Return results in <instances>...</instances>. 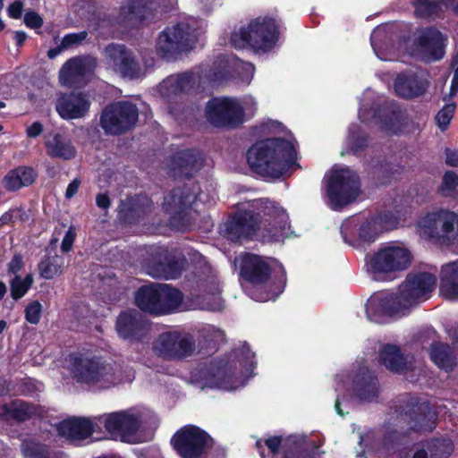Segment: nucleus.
<instances>
[{
	"label": "nucleus",
	"instance_id": "1",
	"mask_svg": "<svg viewBox=\"0 0 458 458\" xmlns=\"http://www.w3.org/2000/svg\"><path fill=\"white\" fill-rule=\"evenodd\" d=\"M225 227L226 237L233 242L242 239L281 242L290 235L285 210L274 201L264 199L242 203Z\"/></svg>",
	"mask_w": 458,
	"mask_h": 458
},
{
	"label": "nucleus",
	"instance_id": "2",
	"mask_svg": "<svg viewBox=\"0 0 458 458\" xmlns=\"http://www.w3.org/2000/svg\"><path fill=\"white\" fill-rule=\"evenodd\" d=\"M437 285V278L429 273L409 275L396 293L381 291L367 301L366 314L369 321L378 324L408 314L409 310L429 299Z\"/></svg>",
	"mask_w": 458,
	"mask_h": 458
},
{
	"label": "nucleus",
	"instance_id": "3",
	"mask_svg": "<svg viewBox=\"0 0 458 458\" xmlns=\"http://www.w3.org/2000/svg\"><path fill=\"white\" fill-rule=\"evenodd\" d=\"M235 264L239 267L241 276L255 286L250 293L255 301H275L283 293L286 273L276 259L244 253L235 259Z\"/></svg>",
	"mask_w": 458,
	"mask_h": 458
},
{
	"label": "nucleus",
	"instance_id": "4",
	"mask_svg": "<svg viewBox=\"0 0 458 458\" xmlns=\"http://www.w3.org/2000/svg\"><path fill=\"white\" fill-rule=\"evenodd\" d=\"M255 365V354L244 344L233 352L228 361L205 366L194 377L202 388L233 391L245 386L253 376Z\"/></svg>",
	"mask_w": 458,
	"mask_h": 458
},
{
	"label": "nucleus",
	"instance_id": "5",
	"mask_svg": "<svg viewBox=\"0 0 458 458\" xmlns=\"http://www.w3.org/2000/svg\"><path fill=\"white\" fill-rule=\"evenodd\" d=\"M250 169L268 178H279L296 166L297 152L292 137H275L253 144L246 154Z\"/></svg>",
	"mask_w": 458,
	"mask_h": 458
},
{
	"label": "nucleus",
	"instance_id": "6",
	"mask_svg": "<svg viewBox=\"0 0 458 458\" xmlns=\"http://www.w3.org/2000/svg\"><path fill=\"white\" fill-rule=\"evenodd\" d=\"M160 294L157 314L169 313L183 309L215 311L223 308L221 289L215 275L200 279L198 282L197 289L191 293V300L185 303L182 293L168 284H162Z\"/></svg>",
	"mask_w": 458,
	"mask_h": 458
},
{
	"label": "nucleus",
	"instance_id": "7",
	"mask_svg": "<svg viewBox=\"0 0 458 458\" xmlns=\"http://www.w3.org/2000/svg\"><path fill=\"white\" fill-rule=\"evenodd\" d=\"M279 26L275 19L258 17L246 27L235 30L231 36L233 47H250L257 54H264L276 47L279 41Z\"/></svg>",
	"mask_w": 458,
	"mask_h": 458
},
{
	"label": "nucleus",
	"instance_id": "8",
	"mask_svg": "<svg viewBox=\"0 0 458 458\" xmlns=\"http://www.w3.org/2000/svg\"><path fill=\"white\" fill-rule=\"evenodd\" d=\"M323 198L334 210L354 201L360 193L359 177L347 166L334 165L324 177Z\"/></svg>",
	"mask_w": 458,
	"mask_h": 458
},
{
	"label": "nucleus",
	"instance_id": "9",
	"mask_svg": "<svg viewBox=\"0 0 458 458\" xmlns=\"http://www.w3.org/2000/svg\"><path fill=\"white\" fill-rule=\"evenodd\" d=\"M204 27V21L192 17L167 26L157 38V54L169 58L180 52L191 49Z\"/></svg>",
	"mask_w": 458,
	"mask_h": 458
},
{
	"label": "nucleus",
	"instance_id": "10",
	"mask_svg": "<svg viewBox=\"0 0 458 458\" xmlns=\"http://www.w3.org/2000/svg\"><path fill=\"white\" fill-rule=\"evenodd\" d=\"M155 413L145 407L116 412V438L127 444H140L151 438L157 428Z\"/></svg>",
	"mask_w": 458,
	"mask_h": 458
},
{
	"label": "nucleus",
	"instance_id": "11",
	"mask_svg": "<svg viewBox=\"0 0 458 458\" xmlns=\"http://www.w3.org/2000/svg\"><path fill=\"white\" fill-rule=\"evenodd\" d=\"M411 261V252L401 243L392 242L366 258L368 272L373 279L386 280L389 275L406 269Z\"/></svg>",
	"mask_w": 458,
	"mask_h": 458
},
{
	"label": "nucleus",
	"instance_id": "12",
	"mask_svg": "<svg viewBox=\"0 0 458 458\" xmlns=\"http://www.w3.org/2000/svg\"><path fill=\"white\" fill-rule=\"evenodd\" d=\"M172 443L182 458H204L212 439L199 428L190 425L177 431Z\"/></svg>",
	"mask_w": 458,
	"mask_h": 458
},
{
	"label": "nucleus",
	"instance_id": "13",
	"mask_svg": "<svg viewBox=\"0 0 458 458\" xmlns=\"http://www.w3.org/2000/svg\"><path fill=\"white\" fill-rule=\"evenodd\" d=\"M73 378L82 384L95 385L108 373L109 364L101 356L77 352L70 355Z\"/></svg>",
	"mask_w": 458,
	"mask_h": 458
},
{
	"label": "nucleus",
	"instance_id": "14",
	"mask_svg": "<svg viewBox=\"0 0 458 458\" xmlns=\"http://www.w3.org/2000/svg\"><path fill=\"white\" fill-rule=\"evenodd\" d=\"M176 0H126L122 4L116 25L124 28H134L149 22L155 18L157 4H173Z\"/></svg>",
	"mask_w": 458,
	"mask_h": 458
},
{
	"label": "nucleus",
	"instance_id": "15",
	"mask_svg": "<svg viewBox=\"0 0 458 458\" xmlns=\"http://www.w3.org/2000/svg\"><path fill=\"white\" fill-rule=\"evenodd\" d=\"M152 349L158 356L181 360L193 353L195 344L192 337L186 333L167 331L155 339Z\"/></svg>",
	"mask_w": 458,
	"mask_h": 458
},
{
	"label": "nucleus",
	"instance_id": "16",
	"mask_svg": "<svg viewBox=\"0 0 458 458\" xmlns=\"http://www.w3.org/2000/svg\"><path fill=\"white\" fill-rule=\"evenodd\" d=\"M206 116L216 126L233 127L245 120L240 101L232 98H216L208 101Z\"/></svg>",
	"mask_w": 458,
	"mask_h": 458
},
{
	"label": "nucleus",
	"instance_id": "17",
	"mask_svg": "<svg viewBox=\"0 0 458 458\" xmlns=\"http://www.w3.org/2000/svg\"><path fill=\"white\" fill-rule=\"evenodd\" d=\"M91 103L84 92L71 91L62 93L56 99L55 110L64 120L83 118L89 111Z\"/></svg>",
	"mask_w": 458,
	"mask_h": 458
},
{
	"label": "nucleus",
	"instance_id": "18",
	"mask_svg": "<svg viewBox=\"0 0 458 458\" xmlns=\"http://www.w3.org/2000/svg\"><path fill=\"white\" fill-rule=\"evenodd\" d=\"M429 87V81L422 72L407 71L399 73L394 81V93L405 99L423 96Z\"/></svg>",
	"mask_w": 458,
	"mask_h": 458
},
{
	"label": "nucleus",
	"instance_id": "19",
	"mask_svg": "<svg viewBox=\"0 0 458 458\" xmlns=\"http://www.w3.org/2000/svg\"><path fill=\"white\" fill-rule=\"evenodd\" d=\"M0 410L2 420H13L16 423H23L31 419H43L47 415L43 406L21 399H13L9 403H4L0 405Z\"/></svg>",
	"mask_w": 458,
	"mask_h": 458
},
{
	"label": "nucleus",
	"instance_id": "20",
	"mask_svg": "<svg viewBox=\"0 0 458 458\" xmlns=\"http://www.w3.org/2000/svg\"><path fill=\"white\" fill-rule=\"evenodd\" d=\"M445 41L440 31L426 29L420 32L416 51L411 55H418L427 62L439 60L445 55Z\"/></svg>",
	"mask_w": 458,
	"mask_h": 458
},
{
	"label": "nucleus",
	"instance_id": "21",
	"mask_svg": "<svg viewBox=\"0 0 458 458\" xmlns=\"http://www.w3.org/2000/svg\"><path fill=\"white\" fill-rule=\"evenodd\" d=\"M373 114V120L377 123L382 131L386 134H398L403 131L405 122V114L400 110H384V118H382L381 111L376 112L367 107V104L361 103L359 110V117L362 123L369 120L368 114Z\"/></svg>",
	"mask_w": 458,
	"mask_h": 458
},
{
	"label": "nucleus",
	"instance_id": "22",
	"mask_svg": "<svg viewBox=\"0 0 458 458\" xmlns=\"http://www.w3.org/2000/svg\"><path fill=\"white\" fill-rule=\"evenodd\" d=\"M454 212L437 208L428 212L421 216L417 222L416 231L420 237L425 240H432L437 242V222H442V232H445L447 225L454 221Z\"/></svg>",
	"mask_w": 458,
	"mask_h": 458
},
{
	"label": "nucleus",
	"instance_id": "23",
	"mask_svg": "<svg viewBox=\"0 0 458 458\" xmlns=\"http://www.w3.org/2000/svg\"><path fill=\"white\" fill-rule=\"evenodd\" d=\"M201 83L202 77L199 72H184L167 77L159 84L158 91L163 98H169L199 88Z\"/></svg>",
	"mask_w": 458,
	"mask_h": 458
},
{
	"label": "nucleus",
	"instance_id": "24",
	"mask_svg": "<svg viewBox=\"0 0 458 458\" xmlns=\"http://www.w3.org/2000/svg\"><path fill=\"white\" fill-rule=\"evenodd\" d=\"M60 437L70 441H82L89 437L93 431L92 421L84 417H72L60 421L56 426Z\"/></svg>",
	"mask_w": 458,
	"mask_h": 458
},
{
	"label": "nucleus",
	"instance_id": "25",
	"mask_svg": "<svg viewBox=\"0 0 458 458\" xmlns=\"http://www.w3.org/2000/svg\"><path fill=\"white\" fill-rule=\"evenodd\" d=\"M96 68V60L89 56H74L68 59L61 69V77L67 83H74L80 79L91 75Z\"/></svg>",
	"mask_w": 458,
	"mask_h": 458
},
{
	"label": "nucleus",
	"instance_id": "26",
	"mask_svg": "<svg viewBox=\"0 0 458 458\" xmlns=\"http://www.w3.org/2000/svg\"><path fill=\"white\" fill-rule=\"evenodd\" d=\"M38 178V172L32 166L19 165L6 173L2 180L3 187L9 192H16L32 185Z\"/></svg>",
	"mask_w": 458,
	"mask_h": 458
},
{
	"label": "nucleus",
	"instance_id": "27",
	"mask_svg": "<svg viewBox=\"0 0 458 458\" xmlns=\"http://www.w3.org/2000/svg\"><path fill=\"white\" fill-rule=\"evenodd\" d=\"M185 259H168L166 255L160 254L159 261L150 262L147 266V273L155 278L174 279L178 277L184 268Z\"/></svg>",
	"mask_w": 458,
	"mask_h": 458
},
{
	"label": "nucleus",
	"instance_id": "28",
	"mask_svg": "<svg viewBox=\"0 0 458 458\" xmlns=\"http://www.w3.org/2000/svg\"><path fill=\"white\" fill-rule=\"evenodd\" d=\"M401 225V222L392 216H384L364 222L358 230V236L361 242L375 241L379 231L392 230Z\"/></svg>",
	"mask_w": 458,
	"mask_h": 458
},
{
	"label": "nucleus",
	"instance_id": "29",
	"mask_svg": "<svg viewBox=\"0 0 458 458\" xmlns=\"http://www.w3.org/2000/svg\"><path fill=\"white\" fill-rule=\"evenodd\" d=\"M47 155L51 158L70 161L77 155L76 148L72 140L59 132L55 133L50 140L44 143Z\"/></svg>",
	"mask_w": 458,
	"mask_h": 458
},
{
	"label": "nucleus",
	"instance_id": "30",
	"mask_svg": "<svg viewBox=\"0 0 458 458\" xmlns=\"http://www.w3.org/2000/svg\"><path fill=\"white\" fill-rule=\"evenodd\" d=\"M355 395L361 401L370 402L377 397V383L366 367L359 369L352 382Z\"/></svg>",
	"mask_w": 458,
	"mask_h": 458
},
{
	"label": "nucleus",
	"instance_id": "31",
	"mask_svg": "<svg viewBox=\"0 0 458 458\" xmlns=\"http://www.w3.org/2000/svg\"><path fill=\"white\" fill-rule=\"evenodd\" d=\"M440 294L448 300H458V260L442 267Z\"/></svg>",
	"mask_w": 458,
	"mask_h": 458
},
{
	"label": "nucleus",
	"instance_id": "32",
	"mask_svg": "<svg viewBox=\"0 0 458 458\" xmlns=\"http://www.w3.org/2000/svg\"><path fill=\"white\" fill-rule=\"evenodd\" d=\"M162 284H151L140 287L136 295L137 306L147 312L157 314Z\"/></svg>",
	"mask_w": 458,
	"mask_h": 458
},
{
	"label": "nucleus",
	"instance_id": "33",
	"mask_svg": "<svg viewBox=\"0 0 458 458\" xmlns=\"http://www.w3.org/2000/svg\"><path fill=\"white\" fill-rule=\"evenodd\" d=\"M173 170H178L181 175H190L192 172L198 171L203 165L202 156L195 150L182 151L172 159Z\"/></svg>",
	"mask_w": 458,
	"mask_h": 458
},
{
	"label": "nucleus",
	"instance_id": "34",
	"mask_svg": "<svg viewBox=\"0 0 458 458\" xmlns=\"http://www.w3.org/2000/svg\"><path fill=\"white\" fill-rule=\"evenodd\" d=\"M380 362L389 370L403 373L410 369V362L395 345H385L379 352Z\"/></svg>",
	"mask_w": 458,
	"mask_h": 458
},
{
	"label": "nucleus",
	"instance_id": "35",
	"mask_svg": "<svg viewBox=\"0 0 458 458\" xmlns=\"http://www.w3.org/2000/svg\"><path fill=\"white\" fill-rule=\"evenodd\" d=\"M116 72L128 79H134L140 75L138 62L123 46H116Z\"/></svg>",
	"mask_w": 458,
	"mask_h": 458
},
{
	"label": "nucleus",
	"instance_id": "36",
	"mask_svg": "<svg viewBox=\"0 0 458 458\" xmlns=\"http://www.w3.org/2000/svg\"><path fill=\"white\" fill-rule=\"evenodd\" d=\"M138 120V109L128 102L116 104V134L131 129Z\"/></svg>",
	"mask_w": 458,
	"mask_h": 458
},
{
	"label": "nucleus",
	"instance_id": "37",
	"mask_svg": "<svg viewBox=\"0 0 458 458\" xmlns=\"http://www.w3.org/2000/svg\"><path fill=\"white\" fill-rule=\"evenodd\" d=\"M141 325L136 319L135 311L121 313L116 323V331L125 339H135L139 335Z\"/></svg>",
	"mask_w": 458,
	"mask_h": 458
},
{
	"label": "nucleus",
	"instance_id": "38",
	"mask_svg": "<svg viewBox=\"0 0 458 458\" xmlns=\"http://www.w3.org/2000/svg\"><path fill=\"white\" fill-rule=\"evenodd\" d=\"M23 458H51L50 446L33 437L24 438L21 443Z\"/></svg>",
	"mask_w": 458,
	"mask_h": 458
},
{
	"label": "nucleus",
	"instance_id": "39",
	"mask_svg": "<svg viewBox=\"0 0 458 458\" xmlns=\"http://www.w3.org/2000/svg\"><path fill=\"white\" fill-rule=\"evenodd\" d=\"M64 259L57 254L46 255L38 265L40 277L51 280L63 273Z\"/></svg>",
	"mask_w": 458,
	"mask_h": 458
},
{
	"label": "nucleus",
	"instance_id": "40",
	"mask_svg": "<svg viewBox=\"0 0 458 458\" xmlns=\"http://www.w3.org/2000/svg\"><path fill=\"white\" fill-rule=\"evenodd\" d=\"M430 357L438 368L446 371L451 369L454 364L449 346L441 343L434 344L431 346Z\"/></svg>",
	"mask_w": 458,
	"mask_h": 458
},
{
	"label": "nucleus",
	"instance_id": "41",
	"mask_svg": "<svg viewBox=\"0 0 458 458\" xmlns=\"http://www.w3.org/2000/svg\"><path fill=\"white\" fill-rule=\"evenodd\" d=\"M423 448L428 452V458H448L453 452V444L449 439H433L426 443Z\"/></svg>",
	"mask_w": 458,
	"mask_h": 458
},
{
	"label": "nucleus",
	"instance_id": "42",
	"mask_svg": "<svg viewBox=\"0 0 458 458\" xmlns=\"http://www.w3.org/2000/svg\"><path fill=\"white\" fill-rule=\"evenodd\" d=\"M387 27L385 25L377 27L371 33L370 41L376 55L383 61L394 60L383 47V41L386 38Z\"/></svg>",
	"mask_w": 458,
	"mask_h": 458
},
{
	"label": "nucleus",
	"instance_id": "43",
	"mask_svg": "<svg viewBox=\"0 0 458 458\" xmlns=\"http://www.w3.org/2000/svg\"><path fill=\"white\" fill-rule=\"evenodd\" d=\"M230 64L233 68L239 83L244 86L250 85L253 79L255 68L252 64L241 61L235 57L230 59Z\"/></svg>",
	"mask_w": 458,
	"mask_h": 458
},
{
	"label": "nucleus",
	"instance_id": "44",
	"mask_svg": "<svg viewBox=\"0 0 458 458\" xmlns=\"http://www.w3.org/2000/svg\"><path fill=\"white\" fill-rule=\"evenodd\" d=\"M368 145V140L361 131L360 125L352 124L349 128L348 137L346 139V146L350 151L357 153L362 150Z\"/></svg>",
	"mask_w": 458,
	"mask_h": 458
},
{
	"label": "nucleus",
	"instance_id": "45",
	"mask_svg": "<svg viewBox=\"0 0 458 458\" xmlns=\"http://www.w3.org/2000/svg\"><path fill=\"white\" fill-rule=\"evenodd\" d=\"M32 284L33 276L31 274L26 275L23 279L20 276L16 275L10 282L12 298L15 301L22 298L31 288Z\"/></svg>",
	"mask_w": 458,
	"mask_h": 458
},
{
	"label": "nucleus",
	"instance_id": "46",
	"mask_svg": "<svg viewBox=\"0 0 458 458\" xmlns=\"http://www.w3.org/2000/svg\"><path fill=\"white\" fill-rule=\"evenodd\" d=\"M442 222H437V242L442 243H454L458 241V215L454 213V221L451 222L447 226L445 232H441L444 230L442 228Z\"/></svg>",
	"mask_w": 458,
	"mask_h": 458
},
{
	"label": "nucleus",
	"instance_id": "47",
	"mask_svg": "<svg viewBox=\"0 0 458 458\" xmlns=\"http://www.w3.org/2000/svg\"><path fill=\"white\" fill-rule=\"evenodd\" d=\"M99 125L106 135L114 136V102L108 103L102 110Z\"/></svg>",
	"mask_w": 458,
	"mask_h": 458
},
{
	"label": "nucleus",
	"instance_id": "48",
	"mask_svg": "<svg viewBox=\"0 0 458 458\" xmlns=\"http://www.w3.org/2000/svg\"><path fill=\"white\" fill-rule=\"evenodd\" d=\"M281 445V437H273L265 440H258L256 446L259 449L261 458H268V455L276 454Z\"/></svg>",
	"mask_w": 458,
	"mask_h": 458
},
{
	"label": "nucleus",
	"instance_id": "49",
	"mask_svg": "<svg viewBox=\"0 0 458 458\" xmlns=\"http://www.w3.org/2000/svg\"><path fill=\"white\" fill-rule=\"evenodd\" d=\"M457 185L458 175L453 171H448L443 176V182L439 191L442 195L450 196L454 192Z\"/></svg>",
	"mask_w": 458,
	"mask_h": 458
},
{
	"label": "nucleus",
	"instance_id": "50",
	"mask_svg": "<svg viewBox=\"0 0 458 458\" xmlns=\"http://www.w3.org/2000/svg\"><path fill=\"white\" fill-rule=\"evenodd\" d=\"M455 111V104H446L437 114V123L441 130H445L450 123Z\"/></svg>",
	"mask_w": 458,
	"mask_h": 458
},
{
	"label": "nucleus",
	"instance_id": "51",
	"mask_svg": "<svg viewBox=\"0 0 458 458\" xmlns=\"http://www.w3.org/2000/svg\"><path fill=\"white\" fill-rule=\"evenodd\" d=\"M93 273L103 284L112 285L114 279V267L113 266L97 265Z\"/></svg>",
	"mask_w": 458,
	"mask_h": 458
},
{
	"label": "nucleus",
	"instance_id": "52",
	"mask_svg": "<svg viewBox=\"0 0 458 458\" xmlns=\"http://www.w3.org/2000/svg\"><path fill=\"white\" fill-rule=\"evenodd\" d=\"M41 311V303L38 301H31L25 308V319L32 325H37L40 321Z\"/></svg>",
	"mask_w": 458,
	"mask_h": 458
},
{
	"label": "nucleus",
	"instance_id": "53",
	"mask_svg": "<svg viewBox=\"0 0 458 458\" xmlns=\"http://www.w3.org/2000/svg\"><path fill=\"white\" fill-rule=\"evenodd\" d=\"M88 36V32L86 30L80 32L68 33L64 35L61 44L64 49H68L74 46L81 44L83 40L86 39Z\"/></svg>",
	"mask_w": 458,
	"mask_h": 458
},
{
	"label": "nucleus",
	"instance_id": "54",
	"mask_svg": "<svg viewBox=\"0 0 458 458\" xmlns=\"http://www.w3.org/2000/svg\"><path fill=\"white\" fill-rule=\"evenodd\" d=\"M23 21L26 27L32 30H38L43 26L44 21L39 13L29 10L25 13Z\"/></svg>",
	"mask_w": 458,
	"mask_h": 458
},
{
	"label": "nucleus",
	"instance_id": "55",
	"mask_svg": "<svg viewBox=\"0 0 458 458\" xmlns=\"http://www.w3.org/2000/svg\"><path fill=\"white\" fill-rule=\"evenodd\" d=\"M222 0H195L197 9L203 14H208L220 6Z\"/></svg>",
	"mask_w": 458,
	"mask_h": 458
},
{
	"label": "nucleus",
	"instance_id": "56",
	"mask_svg": "<svg viewBox=\"0 0 458 458\" xmlns=\"http://www.w3.org/2000/svg\"><path fill=\"white\" fill-rule=\"evenodd\" d=\"M241 106L244 111V117H251L254 115L257 110V101L252 96H245L242 101H240Z\"/></svg>",
	"mask_w": 458,
	"mask_h": 458
},
{
	"label": "nucleus",
	"instance_id": "57",
	"mask_svg": "<svg viewBox=\"0 0 458 458\" xmlns=\"http://www.w3.org/2000/svg\"><path fill=\"white\" fill-rule=\"evenodd\" d=\"M76 238V233L73 227H70L68 231L65 233L62 243H61V250L63 252L66 253L69 252L73 245V242Z\"/></svg>",
	"mask_w": 458,
	"mask_h": 458
},
{
	"label": "nucleus",
	"instance_id": "58",
	"mask_svg": "<svg viewBox=\"0 0 458 458\" xmlns=\"http://www.w3.org/2000/svg\"><path fill=\"white\" fill-rule=\"evenodd\" d=\"M24 9V4L21 0H15L7 7V14L10 18L18 20L21 17Z\"/></svg>",
	"mask_w": 458,
	"mask_h": 458
},
{
	"label": "nucleus",
	"instance_id": "59",
	"mask_svg": "<svg viewBox=\"0 0 458 458\" xmlns=\"http://www.w3.org/2000/svg\"><path fill=\"white\" fill-rule=\"evenodd\" d=\"M284 131L283 125L276 121H267L261 125L263 133L276 135Z\"/></svg>",
	"mask_w": 458,
	"mask_h": 458
},
{
	"label": "nucleus",
	"instance_id": "60",
	"mask_svg": "<svg viewBox=\"0 0 458 458\" xmlns=\"http://www.w3.org/2000/svg\"><path fill=\"white\" fill-rule=\"evenodd\" d=\"M23 257L21 253H15L8 263V273L17 275L23 267Z\"/></svg>",
	"mask_w": 458,
	"mask_h": 458
},
{
	"label": "nucleus",
	"instance_id": "61",
	"mask_svg": "<svg viewBox=\"0 0 458 458\" xmlns=\"http://www.w3.org/2000/svg\"><path fill=\"white\" fill-rule=\"evenodd\" d=\"M191 202L190 199H188V197L185 199L182 196H178L175 193H173L171 196L166 197L165 199V205L167 207L174 206L178 208H182V206H185L187 203ZM168 209V208H166Z\"/></svg>",
	"mask_w": 458,
	"mask_h": 458
},
{
	"label": "nucleus",
	"instance_id": "62",
	"mask_svg": "<svg viewBox=\"0 0 458 458\" xmlns=\"http://www.w3.org/2000/svg\"><path fill=\"white\" fill-rule=\"evenodd\" d=\"M106 21H102L98 23V27L95 29L96 30H98V37L102 38L104 39L108 38H114V26L112 24L110 21H107L109 23V27L107 30V32L101 31L100 30L104 29L106 26Z\"/></svg>",
	"mask_w": 458,
	"mask_h": 458
},
{
	"label": "nucleus",
	"instance_id": "63",
	"mask_svg": "<svg viewBox=\"0 0 458 458\" xmlns=\"http://www.w3.org/2000/svg\"><path fill=\"white\" fill-rule=\"evenodd\" d=\"M43 124L36 121L27 127L26 135L28 138H37L43 132Z\"/></svg>",
	"mask_w": 458,
	"mask_h": 458
},
{
	"label": "nucleus",
	"instance_id": "64",
	"mask_svg": "<svg viewBox=\"0 0 458 458\" xmlns=\"http://www.w3.org/2000/svg\"><path fill=\"white\" fill-rule=\"evenodd\" d=\"M445 163L450 166H458V150L446 148Z\"/></svg>",
	"mask_w": 458,
	"mask_h": 458
}]
</instances>
